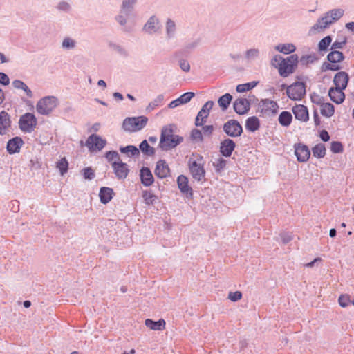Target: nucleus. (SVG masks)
Instances as JSON below:
<instances>
[{"mask_svg": "<svg viewBox=\"0 0 354 354\" xmlns=\"http://www.w3.org/2000/svg\"><path fill=\"white\" fill-rule=\"evenodd\" d=\"M183 141V138L178 135L174 134L171 125L162 127L158 147L162 151H169L175 148Z\"/></svg>", "mask_w": 354, "mask_h": 354, "instance_id": "1", "label": "nucleus"}, {"mask_svg": "<svg viewBox=\"0 0 354 354\" xmlns=\"http://www.w3.org/2000/svg\"><path fill=\"white\" fill-rule=\"evenodd\" d=\"M299 62V57L296 54L283 58L280 64H277V69L280 76L287 77L295 72Z\"/></svg>", "mask_w": 354, "mask_h": 354, "instance_id": "2", "label": "nucleus"}, {"mask_svg": "<svg viewBox=\"0 0 354 354\" xmlns=\"http://www.w3.org/2000/svg\"><path fill=\"white\" fill-rule=\"evenodd\" d=\"M147 122L148 118L146 116L128 117L122 122V129L127 132H136L142 130Z\"/></svg>", "mask_w": 354, "mask_h": 354, "instance_id": "3", "label": "nucleus"}, {"mask_svg": "<svg viewBox=\"0 0 354 354\" xmlns=\"http://www.w3.org/2000/svg\"><path fill=\"white\" fill-rule=\"evenodd\" d=\"M58 104V99L56 97L46 96L37 102L36 110L41 115H48L53 111Z\"/></svg>", "mask_w": 354, "mask_h": 354, "instance_id": "4", "label": "nucleus"}, {"mask_svg": "<svg viewBox=\"0 0 354 354\" xmlns=\"http://www.w3.org/2000/svg\"><path fill=\"white\" fill-rule=\"evenodd\" d=\"M278 104L270 99H263L258 104L257 112L263 117H271L277 113Z\"/></svg>", "mask_w": 354, "mask_h": 354, "instance_id": "5", "label": "nucleus"}, {"mask_svg": "<svg viewBox=\"0 0 354 354\" xmlns=\"http://www.w3.org/2000/svg\"><path fill=\"white\" fill-rule=\"evenodd\" d=\"M19 127L24 133H31L37 124V120L33 113H26L20 116Z\"/></svg>", "mask_w": 354, "mask_h": 354, "instance_id": "6", "label": "nucleus"}, {"mask_svg": "<svg viewBox=\"0 0 354 354\" xmlns=\"http://www.w3.org/2000/svg\"><path fill=\"white\" fill-rule=\"evenodd\" d=\"M202 159V156H198L196 160H189V171L192 178L198 182L202 181L205 176V170L203 164L200 162Z\"/></svg>", "mask_w": 354, "mask_h": 354, "instance_id": "7", "label": "nucleus"}, {"mask_svg": "<svg viewBox=\"0 0 354 354\" xmlns=\"http://www.w3.org/2000/svg\"><path fill=\"white\" fill-rule=\"evenodd\" d=\"M286 93L292 100H301L306 94V86L304 83L297 82L287 87Z\"/></svg>", "mask_w": 354, "mask_h": 354, "instance_id": "8", "label": "nucleus"}, {"mask_svg": "<svg viewBox=\"0 0 354 354\" xmlns=\"http://www.w3.org/2000/svg\"><path fill=\"white\" fill-rule=\"evenodd\" d=\"M223 131L230 137H239L243 133V127L239 121L231 119L224 123L223 126Z\"/></svg>", "mask_w": 354, "mask_h": 354, "instance_id": "9", "label": "nucleus"}, {"mask_svg": "<svg viewBox=\"0 0 354 354\" xmlns=\"http://www.w3.org/2000/svg\"><path fill=\"white\" fill-rule=\"evenodd\" d=\"M214 104V102L209 100L202 106L195 118V126L201 127L206 122V120L208 118Z\"/></svg>", "mask_w": 354, "mask_h": 354, "instance_id": "10", "label": "nucleus"}, {"mask_svg": "<svg viewBox=\"0 0 354 354\" xmlns=\"http://www.w3.org/2000/svg\"><path fill=\"white\" fill-rule=\"evenodd\" d=\"M106 140L97 134L91 135L86 141V145L91 151H100L106 145Z\"/></svg>", "mask_w": 354, "mask_h": 354, "instance_id": "11", "label": "nucleus"}, {"mask_svg": "<svg viewBox=\"0 0 354 354\" xmlns=\"http://www.w3.org/2000/svg\"><path fill=\"white\" fill-rule=\"evenodd\" d=\"M251 96H249L250 97ZM254 97V95L252 96ZM251 98L247 99L243 97H239L235 100L233 103V108L234 111L239 115L246 114L250 109Z\"/></svg>", "mask_w": 354, "mask_h": 354, "instance_id": "12", "label": "nucleus"}, {"mask_svg": "<svg viewBox=\"0 0 354 354\" xmlns=\"http://www.w3.org/2000/svg\"><path fill=\"white\" fill-rule=\"evenodd\" d=\"M160 29V20L155 15L151 16L142 27V30L149 35L156 34Z\"/></svg>", "mask_w": 354, "mask_h": 354, "instance_id": "13", "label": "nucleus"}, {"mask_svg": "<svg viewBox=\"0 0 354 354\" xmlns=\"http://www.w3.org/2000/svg\"><path fill=\"white\" fill-rule=\"evenodd\" d=\"M295 154L299 162H305L309 159L310 152L308 146L299 143L295 145Z\"/></svg>", "mask_w": 354, "mask_h": 354, "instance_id": "14", "label": "nucleus"}, {"mask_svg": "<svg viewBox=\"0 0 354 354\" xmlns=\"http://www.w3.org/2000/svg\"><path fill=\"white\" fill-rule=\"evenodd\" d=\"M236 147L234 141L230 138H225L220 144V153L226 158L230 157Z\"/></svg>", "mask_w": 354, "mask_h": 354, "instance_id": "15", "label": "nucleus"}, {"mask_svg": "<svg viewBox=\"0 0 354 354\" xmlns=\"http://www.w3.org/2000/svg\"><path fill=\"white\" fill-rule=\"evenodd\" d=\"M112 168L118 179H125L129 172L127 165L120 160L113 162Z\"/></svg>", "mask_w": 354, "mask_h": 354, "instance_id": "16", "label": "nucleus"}, {"mask_svg": "<svg viewBox=\"0 0 354 354\" xmlns=\"http://www.w3.org/2000/svg\"><path fill=\"white\" fill-rule=\"evenodd\" d=\"M131 15L120 9L119 13L114 17L115 21L122 27L124 32H129L132 30V28L128 26L129 17Z\"/></svg>", "mask_w": 354, "mask_h": 354, "instance_id": "17", "label": "nucleus"}, {"mask_svg": "<svg viewBox=\"0 0 354 354\" xmlns=\"http://www.w3.org/2000/svg\"><path fill=\"white\" fill-rule=\"evenodd\" d=\"M188 178L184 175H180L177 178L178 187L180 192L185 194L187 198H192L193 196L192 189L189 186Z\"/></svg>", "mask_w": 354, "mask_h": 354, "instance_id": "18", "label": "nucleus"}, {"mask_svg": "<svg viewBox=\"0 0 354 354\" xmlns=\"http://www.w3.org/2000/svg\"><path fill=\"white\" fill-rule=\"evenodd\" d=\"M154 172L157 177L162 179L169 176L170 169L166 161L160 160L157 162Z\"/></svg>", "mask_w": 354, "mask_h": 354, "instance_id": "19", "label": "nucleus"}, {"mask_svg": "<svg viewBox=\"0 0 354 354\" xmlns=\"http://www.w3.org/2000/svg\"><path fill=\"white\" fill-rule=\"evenodd\" d=\"M23 145V140L20 137L16 136L8 140L6 149L10 154H13L19 153Z\"/></svg>", "mask_w": 354, "mask_h": 354, "instance_id": "20", "label": "nucleus"}, {"mask_svg": "<svg viewBox=\"0 0 354 354\" xmlns=\"http://www.w3.org/2000/svg\"><path fill=\"white\" fill-rule=\"evenodd\" d=\"M292 112L296 119L306 122L309 119L308 111L306 106L297 104L292 107Z\"/></svg>", "mask_w": 354, "mask_h": 354, "instance_id": "21", "label": "nucleus"}, {"mask_svg": "<svg viewBox=\"0 0 354 354\" xmlns=\"http://www.w3.org/2000/svg\"><path fill=\"white\" fill-rule=\"evenodd\" d=\"M348 79V73L344 71H340L336 73L333 79L335 88L344 90L347 86Z\"/></svg>", "mask_w": 354, "mask_h": 354, "instance_id": "22", "label": "nucleus"}, {"mask_svg": "<svg viewBox=\"0 0 354 354\" xmlns=\"http://www.w3.org/2000/svg\"><path fill=\"white\" fill-rule=\"evenodd\" d=\"M11 126L10 116L5 111L0 112V135H5Z\"/></svg>", "mask_w": 354, "mask_h": 354, "instance_id": "23", "label": "nucleus"}, {"mask_svg": "<svg viewBox=\"0 0 354 354\" xmlns=\"http://www.w3.org/2000/svg\"><path fill=\"white\" fill-rule=\"evenodd\" d=\"M343 90L344 89H341L339 88H330L328 91L330 100L337 104L342 103L345 99V95Z\"/></svg>", "mask_w": 354, "mask_h": 354, "instance_id": "24", "label": "nucleus"}, {"mask_svg": "<svg viewBox=\"0 0 354 354\" xmlns=\"http://www.w3.org/2000/svg\"><path fill=\"white\" fill-rule=\"evenodd\" d=\"M142 184L146 187L150 186L154 181L151 171L148 167H142L140 171Z\"/></svg>", "mask_w": 354, "mask_h": 354, "instance_id": "25", "label": "nucleus"}, {"mask_svg": "<svg viewBox=\"0 0 354 354\" xmlns=\"http://www.w3.org/2000/svg\"><path fill=\"white\" fill-rule=\"evenodd\" d=\"M176 24L175 21L168 18L165 22V34L168 39H173L176 34Z\"/></svg>", "mask_w": 354, "mask_h": 354, "instance_id": "26", "label": "nucleus"}, {"mask_svg": "<svg viewBox=\"0 0 354 354\" xmlns=\"http://www.w3.org/2000/svg\"><path fill=\"white\" fill-rule=\"evenodd\" d=\"M113 190L111 188L102 187L100 189L99 196L103 204L108 203L113 198Z\"/></svg>", "mask_w": 354, "mask_h": 354, "instance_id": "27", "label": "nucleus"}, {"mask_svg": "<svg viewBox=\"0 0 354 354\" xmlns=\"http://www.w3.org/2000/svg\"><path fill=\"white\" fill-rule=\"evenodd\" d=\"M330 24H332L331 21H330L325 15L324 17L319 18L317 20V21L312 27L311 30L320 32L328 28Z\"/></svg>", "mask_w": 354, "mask_h": 354, "instance_id": "28", "label": "nucleus"}, {"mask_svg": "<svg viewBox=\"0 0 354 354\" xmlns=\"http://www.w3.org/2000/svg\"><path fill=\"white\" fill-rule=\"evenodd\" d=\"M145 325L151 330H162L165 328V322L162 319H160L158 321L147 319L145 320Z\"/></svg>", "mask_w": 354, "mask_h": 354, "instance_id": "29", "label": "nucleus"}, {"mask_svg": "<svg viewBox=\"0 0 354 354\" xmlns=\"http://www.w3.org/2000/svg\"><path fill=\"white\" fill-rule=\"evenodd\" d=\"M260 127V122L256 116L249 117L245 121V128L251 132L257 131Z\"/></svg>", "mask_w": 354, "mask_h": 354, "instance_id": "30", "label": "nucleus"}, {"mask_svg": "<svg viewBox=\"0 0 354 354\" xmlns=\"http://www.w3.org/2000/svg\"><path fill=\"white\" fill-rule=\"evenodd\" d=\"M344 13V10L341 8L333 9L328 11L325 15L328 19L331 21V24L339 20Z\"/></svg>", "mask_w": 354, "mask_h": 354, "instance_id": "31", "label": "nucleus"}, {"mask_svg": "<svg viewBox=\"0 0 354 354\" xmlns=\"http://www.w3.org/2000/svg\"><path fill=\"white\" fill-rule=\"evenodd\" d=\"M332 42L331 36L328 35L322 39L318 44V52L323 55L324 53L328 51V47Z\"/></svg>", "mask_w": 354, "mask_h": 354, "instance_id": "32", "label": "nucleus"}, {"mask_svg": "<svg viewBox=\"0 0 354 354\" xmlns=\"http://www.w3.org/2000/svg\"><path fill=\"white\" fill-rule=\"evenodd\" d=\"M274 49L283 54H290L295 51L296 47L293 44H279L274 47Z\"/></svg>", "mask_w": 354, "mask_h": 354, "instance_id": "33", "label": "nucleus"}, {"mask_svg": "<svg viewBox=\"0 0 354 354\" xmlns=\"http://www.w3.org/2000/svg\"><path fill=\"white\" fill-rule=\"evenodd\" d=\"M327 59L330 63L337 64L344 59V55L340 51L332 50L328 54Z\"/></svg>", "mask_w": 354, "mask_h": 354, "instance_id": "34", "label": "nucleus"}, {"mask_svg": "<svg viewBox=\"0 0 354 354\" xmlns=\"http://www.w3.org/2000/svg\"><path fill=\"white\" fill-rule=\"evenodd\" d=\"M232 95L230 93H225V95L220 97L218 100V104L222 111H225L229 107L232 100Z\"/></svg>", "mask_w": 354, "mask_h": 354, "instance_id": "35", "label": "nucleus"}, {"mask_svg": "<svg viewBox=\"0 0 354 354\" xmlns=\"http://www.w3.org/2000/svg\"><path fill=\"white\" fill-rule=\"evenodd\" d=\"M120 151L122 153L127 154L128 157L138 156L140 155L139 149L134 145L121 147Z\"/></svg>", "mask_w": 354, "mask_h": 354, "instance_id": "36", "label": "nucleus"}, {"mask_svg": "<svg viewBox=\"0 0 354 354\" xmlns=\"http://www.w3.org/2000/svg\"><path fill=\"white\" fill-rule=\"evenodd\" d=\"M279 122L283 127H288L292 122V116L289 111H282L279 116Z\"/></svg>", "mask_w": 354, "mask_h": 354, "instance_id": "37", "label": "nucleus"}, {"mask_svg": "<svg viewBox=\"0 0 354 354\" xmlns=\"http://www.w3.org/2000/svg\"><path fill=\"white\" fill-rule=\"evenodd\" d=\"M137 0H122L120 9L122 10V12L131 14L135 8V6L137 3Z\"/></svg>", "mask_w": 354, "mask_h": 354, "instance_id": "38", "label": "nucleus"}, {"mask_svg": "<svg viewBox=\"0 0 354 354\" xmlns=\"http://www.w3.org/2000/svg\"><path fill=\"white\" fill-rule=\"evenodd\" d=\"M139 150L148 156H153L155 154V149L151 147L146 140L140 142Z\"/></svg>", "mask_w": 354, "mask_h": 354, "instance_id": "39", "label": "nucleus"}, {"mask_svg": "<svg viewBox=\"0 0 354 354\" xmlns=\"http://www.w3.org/2000/svg\"><path fill=\"white\" fill-rule=\"evenodd\" d=\"M335 112V107L330 103H324L321 106V114L326 118L331 117Z\"/></svg>", "mask_w": 354, "mask_h": 354, "instance_id": "40", "label": "nucleus"}, {"mask_svg": "<svg viewBox=\"0 0 354 354\" xmlns=\"http://www.w3.org/2000/svg\"><path fill=\"white\" fill-rule=\"evenodd\" d=\"M227 161L223 158L222 157H219L213 162V166L215 169L216 173H221L226 167Z\"/></svg>", "mask_w": 354, "mask_h": 354, "instance_id": "41", "label": "nucleus"}, {"mask_svg": "<svg viewBox=\"0 0 354 354\" xmlns=\"http://www.w3.org/2000/svg\"><path fill=\"white\" fill-rule=\"evenodd\" d=\"M326 149L324 145L322 143L316 145L312 149L313 156L317 158H324L326 155Z\"/></svg>", "mask_w": 354, "mask_h": 354, "instance_id": "42", "label": "nucleus"}, {"mask_svg": "<svg viewBox=\"0 0 354 354\" xmlns=\"http://www.w3.org/2000/svg\"><path fill=\"white\" fill-rule=\"evenodd\" d=\"M76 46V41L70 37H64L61 44L62 48L64 50H73Z\"/></svg>", "mask_w": 354, "mask_h": 354, "instance_id": "43", "label": "nucleus"}, {"mask_svg": "<svg viewBox=\"0 0 354 354\" xmlns=\"http://www.w3.org/2000/svg\"><path fill=\"white\" fill-rule=\"evenodd\" d=\"M260 51L258 48H250L245 53V58L248 62L254 61L259 57Z\"/></svg>", "mask_w": 354, "mask_h": 354, "instance_id": "44", "label": "nucleus"}, {"mask_svg": "<svg viewBox=\"0 0 354 354\" xmlns=\"http://www.w3.org/2000/svg\"><path fill=\"white\" fill-rule=\"evenodd\" d=\"M258 82L253 81L245 84H241L236 86V90L238 93L248 91L257 85Z\"/></svg>", "mask_w": 354, "mask_h": 354, "instance_id": "45", "label": "nucleus"}, {"mask_svg": "<svg viewBox=\"0 0 354 354\" xmlns=\"http://www.w3.org/2000/svg\"><path fill=\"white\" fill-rule=\"evenodd\" d=\"M318 60V57L315 54L303 55L299 59V63L301 65L307 66L309 64H313L315 62Z\"/></svg>", "mask_w": 354, "mask_h": 354, "instance_id": "46", "label": "nucleus"}, {"mask_svg": "<svg viewBox=\"0 0 354 354\" xmlns=\"http://www.w3.org/2000/svg\"><path fill=\"white\" fill-rule=\"evenodd\" d=\"M164 100V95L160 94L155 99H153L147 106L146 110L147 111H151L153 110L156 107L158 106Z\"/></svg>", "mask_w": 354, "mask_h": 354, "instance_id": "47", "label": "nucleus"}, {"mask_svg": "<svg viewBox=\"0 0 354 354\" xmlns=\"http://www.w3.org/2000/svg\"><path fill=\"white\" fill-rule=\"evenodd\" d=\"M145 203L149 205H153L157 200V196L153 194L151 191H145L142 194Z\"/></svg>", "mask_w": 354, "mask_h": 354, "instance_id": "48", "label": "nucleus"}, {"mask_svg": "<svg viewBox=\"0 0 354 354\" xmlns=\"http://www.w3.org/2000/svg\"><path fill=\"white\" fill-rule=\"evenodd\" d=\"M200 41V39H196L187 42L183 48L184 51L185 53H190L199 46Z\"/></svg>", "mask_w": 354, "mask_h": 354, "instance_id": "49", "label": "nucleus"}, {"mask_svg": "<svg viewBox=\"0 0 354 354\" xmlns=\"http://www.w3.org/2000/svg\"><path fill=\"white\" fill-rule=\"evenodd\" d=\"M56 167L59 170L61 175H64L68 169V162L66 158H63L57 162Z\"/></svg>", "mask_w": 354, "mask_h": 354, "instance_id": "50", "label": "nucleus"}, {"mask_svg": "<svg viewBox=\"0 0 354 354\" xmlns=\"http://www.w3.org/2000/svg\"><path fill=\"white\" fill-rule=\"evenodd\" d=\"M338 302L340 306L346 308L351 304V296L348 295H341L339 297Z\"/></svg>", "mask_w": 354, "mask_h": 354, "instance_id": "51", "label": "nucleus"}, {"mask_svg": "<svg viewBox=\"0 0 354 354\" xmlns=\"http://www.w3.org/2000/svg\"><path fill=\"white\" fill-rule=\"evenodd\" d=\"M330 150L335 153H339L343 151L344 147L340 142L333 141L330 144Z\"/></svg>", "mask_w": 354, "mask_h": 354, "instance_id": "52", "label": "nucleus"}, {"mask_svg": "<svg viewBox=\"0 0 354 354\" xmlns=\"http://www.w3.org/2000/svg\"><path fill=\"white\" fill-rule=\"evenodd\" d=\"M56 8L58 10L64 12H69L71 10V4L64 1L59 2Z\"/></svg>", "mask_w": 354, "mask_h": 354, "instance_id": "53", "label": "nucleus"}, {"mask_svg": "<svg viewBox=\"0 0 354 354\" xmlns=\"http://www.w3.org/2000/svg\"><path fill=\"white\" fill-rule=\"evenodd\" d=\"M190 137L194 140L203 141V136L201 131L197 129H194L191 131Z\"/></svg>", "mask_w": 354, "mask_h": 354, "instance_id": "54", "label": "nucleus"}, {"mask_svg": "<svg viewBox=\"0 0 354 354\" xmlns=\"http://www.w3.org/2000/svg\"><path fill=\"white\" fill-rule=\"evenodd\" d=\"M83 175L85 179L92 180L95 178V174L91 167H86L82 169Z\"/></svg>", "mask_w": 354, "mask_h": 354, "instance_id": "55", "label": "nucleus"}, {"mask_svg": "<svg viewBox=\"0 0 354 354\" xmlns=\"http://www.w3.org/2000/svg\"><path fill=\"white\" fill-rule=\"evenodd\" d=\"M195 95L194 93L193 92H187L181 95L179 97L180 98V100L182 103L187 104L192 100V97H194Z\"/></svg>", "mask_w": 354, "mask_h": 354, "instance_id": "56", "label": "nucleus"}, {"mask_svg": "<svg viewBox=\"0 0 354 354\" xmlns=\"http://www.w3.org/2000/svg\"><path fill=\"white\" fill-rule=\"evenodd\" d=\"M310 99L313 104H316L317 105L322 106L324 103V97L316 93L311 95Z\"/></svg>", "mask_w": 354, "mask_h": 354, "instance_id": "57", "label": "nucleus"}, {"mask_svg": "<svg viewBox=\"0 0 354 354\" xmlns=\"http://www.w3.org/2000/svg\"><path fill=\"white\" fill-rule=\"evenodd\" d=\"M242 297V293L240 291L230 292L228 295V299L232 301H237Z\"/></svg>", "mask_w": 354, "mask_h": 354, "instance_id": "58", "label": "nucleus"}, {"mask_svg": "<svg viewBox=\"0 0 354 354\" xmlns=\"http://www.w3.org/2000/svg\"><path fill=\"white\" fill-rule=\"evenodd\" d=\"M105 157L109 162L112 161L113 159H118L120 161V156L116 151H109L106 152Z\"/></svg>", "mask_w": 354, "mask_h": 354, "instance_id": "59", "label": "nucleus"}, {"mask_svg": "<svg viewBox=\"0 0 354 354\" xmlns=\"http://www.w3.org/2000/svg\"><path fill=\"white\" fill-rule=\"evenodd\" d=\"M280 236L283 244L288 243L292 239V234L288 232H283L281 233Z\"/></svg>", "mask_w": 354, "mask_h": 354, "instance_id": "60", "label": "nucleus"}, {"mask_svg": "<svg viewBox=\"0 0 354 354\" xmlns=\"http://www.w3.org/2000/svg\"><path fill=\"white\" fill-rule=\"evenodd\" d=\"M179 66L180 69L184 72H189L190 70V64L189 62L183 59L179 60Z\"/></svg>", "mask_w": 354, "mask_h": 354, "instance_id": "61", "label": "nucleus"}, {"mask_svg": "<svg viewBox=\"0 0 354 354\" xmlns=\"http://www.w3.org/2000/svg\"><path fill=\"white\" fill-rule=\"evenodd\" d=\"M283 57H281L280 55H274L270 62V64L272 66L274 67L275 68H277V64H280L281 60L283 59Z\"/></svg>", "mask_w": 354, "mask_h": 354, "instance_id": "62", "label": "nucleus"}, {"mask_svg": "<svg viewBox=\"0 0 354 354\" xmlns=\"http://www.w3.org/2000/svg\"><path fill=\"white\" fill-rule=\"evenodd\" d=\"M202 127H203V133L205 136H211L212 135L213 131L214 130L213 125H205V126L203 125Z\"/></svg>", "mask_w": 354, "mask_h": 354, "instance_id": "63", "label": "nucleus"}, {"mask_svg": "<svg viewBox=\"0 0 354 354\" xmlns=\"http://www.w3.org/2000/svg\"><path fill=\"white\" fill-rule=\"evenodd\" d=\"M0 84L3 86H8L10 84L8 76L3 72H0Z\"/></svg>", "mask_w": 354, "mask_h": 354, "instance_id": "64", "label": "nucleus"}]
</instances>
